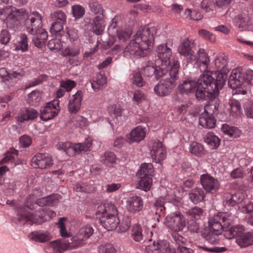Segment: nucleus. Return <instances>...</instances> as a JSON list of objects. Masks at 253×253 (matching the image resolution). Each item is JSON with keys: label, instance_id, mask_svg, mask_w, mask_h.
<instances>
[{"label": "nucleus", "instance_id": "a19ab883", "mask_svg": "<svg viewBox=\"0 0 253 253\" xmlns=\"http://www.w3.org/2000/svg\"><path fill=\"white\" fill-rule=\"evenodd\" d=\"M80 48L79 44L69 46L62 51V55L64 56H77L80 53Z\"/></svg>", "mask_w": 253, "mask_h": 253}, {"label": "nucleus", "instance_id": "5fc2aeb1", "mask_svg": "<svg viewBox=\"0 0 253 253\" xmlns=\"http://www.w3.org/2000/svg\"><path fill=\"white\" fill-rule=\"evenodd\" d=\"M202 209L197 207H194L191 210H189L187 212L189 217L192 220H197L199 219L202 215Z\"/></svg>", "mask_w": 253, "mask_h": 253}, {"label": "nucleus", "instance_id": "338daca9", "mask_svg": "<svg viewBox=\"0 0 253 253\" xmlns=\"http://www.w3.org/2000/svg\"><path fill=\"white\" fill-rule=\"evenodd\" d=\"M18 155V151L15 149H11L9 151L7 152L4 157L2 159L1 161L0 162V164H4L6 163L8 161L13 160L15 159V156H17Z\"/></svg>", "mask_w": 253, "mask_h": 253}, {"label": "nucleus", "instance_id": "6e6552de", "mask_svg": "<svg viewBox=\"0 0 253 253\" xmlns=\"http://www.w3.org/2000/svg\"><path fill=\"white\" fill-rule=\"evenodd\" d=\"M156 52L158 59L156 61L158 67L161 65L162 69H165L168 71L171 69L174 61L176 60L178 64V70L179 69L180 64L177 57H173L170 60L172 51L171 49L168 47L167 44H161L158 45L156 49Z\"/></svg>", "mask_w": 253, "mask_h": 253}, {"label": "nucleus", "instance_id": "f8f14e48", "mask_svg": "<svg viewBox=\"0 0 253 253\" xmlns=\"http://www.w3.org/2000/svg\"><path fill=\"white\" fill-rule=\"evenodd\" d=\"M94 229L89 225L82 226L77 234L71 239L75 248H78L84 246L86 241L93 233Z\"/></svg>", "mask_w": 253, "mask_h": 253}, {"label": "nucleus", "instance_id": "864d4df0", "mask_svg": "<svg viewBox=\"0 0 253 253\" xmlns=\"http://www.w3.org/2000/svg\"><path fill=\"white\" fill-rule=\"evenodd\" d=\"M52 21H57L61 23L66 22L67 16L65 13L62 10H57L51 14Z\"/></svg>", "mask_w": 253, "mask_h": 253}, {"label": "nucleus", "instance_id": "aec40b11", "mask_svg": "<svg viewBox=\"0 0 253 253\" xmlns=\"http://www.w3.org/2000/svg\"><path fill=\"white\" fill-rule=\"evenodd\" d=\"M57 101L50 102L41 110L40 118L43 121H48L54 118L58 113L59 106Z\"/></svg>", "mask_w": 253, "mask_h": 253}, {"label": "nucleus", "instance_id": "c9c22d12", "mask_svg": "<svg viewBox=\"0 0 253 253\" xmlns=\"http://www.w3.org/2000/svg\"><path fill=\"white\" fill-rule=\"evenodd\" d=\"M93 24L92 26L93 32L97 35L103 33L105 24L103 20V15H97L93 19Z\"/></svg>", "mask_w": 253, "mask_h": 253}, {"label": "nucleus", "instance_id": "9b49d317", "mask_svg": "<svg viewBox=\"0 0 253 253\" xmlns=\"http://www.w3.org/2000/svg\"><path fill=\"white\" fill-rule=\"evenodd\" d=\"M161 67V65L159 67L157 66L156 61L155 63L151 61H148L142 63L140 71L144 76L152 77L154 76L158 80L168 73V70L162 69Z\"/></svg>", "mask_w": 253, "mask_h": 253}, {"label": "nucleus", "instance_id": "680f3d73", "mask_svg": "<svg viewBox=\"0 0 253 253\" xmlns=\"http://www.w3.org/2000/svg\"><path fill=\"white\" fill-rule=\"evenodd\" d=\"M145 253H161L159 241L157 243L154 241L152 245L147 246L145 247Z\"/></svg>", "mask_w": 253, "mask_h": 253}, {"label": "nucleus", "instance_id": "49530a36", "mask_svg": "<svg viewBox=\"0 0 253 253\" xmlns=\"http://www.w3.org/2000/svg\"><path fill=\"white\" fill-rule=\"evenodd\" d=\"M29 47L28 38L26 35L22 34L16 45V50H21L24 52L28 50Z\"/></svg>", "mask_w": 253, "mask_h": 253}, {"label": "nucleus", "instance_id": "de8ad7c7", "mask_svg": "<svg viewBox=\"0 0 253 253\" xmlns=\"http://www.w3.org/2000/svg\"><path fill=\"white\" fill-rule=\"evenodd\" d=\"M142 228L139 224H136L131 227V236L136 242H140L143 239Z\"/></svg>", "mask_w": 253, "mask_h": 253}, {"label": "nucleus", "instance_id": "5701e85b", "mask_svg": "<svg viewBox=\"0 0 253 253\" xmlns=\"http://www.w3.org/2000/svg\"><path fill=\"white\" fill-rule=\"evenodd\" d=\"M83 92L78 90L70 99L68 104L69 111L72 114L77 113L80 110L83 100Z\"/></svg>", "mask_w": 253, "mask_h": 253}, {"label": "nucleus", "instance_id": "a878e982", "mask_svg": "<svg viewBox=\"0 0 253 253\" xmlns=\"http://www.w3.org/2000/svg\"><path fill=\"white\" fill-rule=\"evenodd\" d=\"M93 90L98 92L103 89L107 84V79L104 74L99 73L90 81Z\"/></svg>", "mask_w": 253, "mask_h": 253}, {"label": "nucleus", "instance_id": "3c124183", "mask_svg": "<svg viewBox=\"0 0 253 253\" xmlns=\"http://www.w3.org/2000/svg\"><path fill=\"white\" fill-rule=\"evenodd\" d=\"M161 253H176L175 250L166 240H159Z\"/></svg>", "mask_w": 253, "mask_h": 253}, {"label": "nucleus", "instance_id": "4c0bfd02", "mask_svg": "<svg viewBox=\"0 0 253 253\" xmlns=\"http://www.w3.org/2000/svg\"><path fill=\"white\" fill-rule=\"evenodd\" d=\"M221 130L224 134L233 138H237L241 134V131L237 127L230 126L226 124L222 126Z\"/></svg>", "mask_w": 253, "mask_h": 253}, {"label": "nucleus", "instance_id": "cd10ccee", "mask_svg": "<svg viewBox=\"0 0 253 253\" xmlns=\"http://www.w3.org/2000/svg\"><path fill=\"white\" fill-rule=\"evenodd\" d=\"M216 120L213 115L202 113L199 118V125L204 128H212L215 127Z\"/></svg>", "mask_w": 253, "mask_h": 253}, {"label": "nucleus", "instance_id": "412c9836", "mask_svg": "<svg viewBox=\"0 0 253 253\" xmlns=\"http://www.w3.org/2000/svg\"><path fill=\"white\" fill-rule=\"evenodd\" d=\"M229 70L217 71L216 74V80L211 76V81H210V86L214 88V92L218 93L219 89H221L224 85L226 79L227 74Z\"/></svg>", "mask_w": 253, "mask_h": 253}, {"label": "nucleus", "instance_id": "2f4dec72", "mask_svg": "<svg viewBox=\"0 0 253 253\" xmlns=\"http://www.w3.org/2000/svg\"><path fill=\"white\" fill-rule=\"evenodd\" d=\"M234 25L242 30H249L250 25L251 24L246 15H238L235 17L233 19Z\"/></svg>", "mask_w": 253, "mask_h": 253}, {"label": "nucleus", "instance_id": "0e129e2a", "mask_svg": "<svg viewBox=\"0 0 253 253\" xmlns=\"http://www.w3.org/2000/svg\"><path fill=\"white\" fill-rule=\"evenodd\" d=\"M99 253H116V250L112 245L107 244L98 247Z\"/></svg>", "mask_w": 253, "mask_h": 253}, {"label": "nucleus", "instance_id": "0eeeda50", "mask_svg": "<svg viewBox=\"0 0 253 253\" xmlns=\"http://www.w3.org/2000/svg\"><path fill=\"white\" fill-rule=\"evenodd\" d=\"M211 80V76L209 73H203L199 77L197 81L195 94L198 100H203L213 98L218 95L217 92H214V88L210 86L209 83Z\"/></svg>", "mask_w": 253, "mask_h": 253}, {"label": "nucleus", "instance_id": "bb28decb", "mask_svg": "<svg viewBox=\"0 0 253 253\" xmlns=\"http://www.w3.org/2000/svg\"><path fill=\"white\" fill-rule=\"evenodd\" d=\"M143 203L140 197L133 196L127 200V211L136 213L139 211L142 208Z\"/></svg>", "mask_w": 253, "mask_h": 253}, {"label": "nucleus", "instance_id": "4d7b16f0", "mask_svg": "<svg viewBox=\"0 0 253 253\" xmlns=\"http://www.w3.org/2000/svg\"><path fill=\"white\" fill-rule=\"evenodd\" d=\"M65 23H61L57 21H52L50 27V32L52 34L57 35L63 29V25Z\"/></svg>", "mask_w": 253, "mask_h": 253}, {"label": "nucleus", "instance_id": "6ab92c4d", "mask_svg": "<svg viewBox=\"0 0 253 253\" xmlns=\"http://www.w3.org/2000/svg\"><path fill=\"white\" fill-rule=\"evenodd\" d=\"M194 42L192 40L185 38L181 41L178 47V52L181 56L188 57V60L195 59L194 57V51L192 48L194 47Z\"/></svg>", "mask_w": 253, "mask_h": 253}, {"label": "nucleus", "instance_id": "f3484780", "mask_svg": "<svg viewBox=\"0 0 253 253\" xmlns=\"http://www.w3.org/2000/svg\"><path fill=\"white\" fill-rule=\"evenodd\" d=\"M200 182L203 188L208 192H216L220 187L219 181L209 174H203L200 176Z\"/></svg>", "mask_w": 253, "mask_h": 253}, {"label": "nucleus", "instance_id": "e2e57ef3", "mask_svg": "<svg viewBox=\"0 0 253 253\" xmlns=\"http://www.w3.org/2000/svg\"><path fill=\"white\" fill-rule=\"evenodd\" d=\"M218 110V106L215 104L209 103L204 107V111L202 113L208 114L209 115H213Z\"/></svg>", "mask_w": 253, "mask_h": 253}, {"label": "nucleus", "instance_id": "473e14b6", "mask_svg": "<svg viewBox=\"0 0 253 253\" xmlns=\"http://www.w3.org/2000/svg\"><path fill=\"white\" fill-rule=\"evenodd\" d=\"M146 134L145 128L138 126L129 133V140L131 142H140L142 140Z\"/></svg>", "mask_w": 253, "mask_h": 253}, {"label": "nucleus", "instance_id": "13d9d810", "mask_svg": "<svg viewBox=\"0 0 253 253\" xmlns=\"http://www.w3.org/2000/svg\"><path fill=\"white\" fill-rule=\"evenodd\" d=\"M131 80L132 84L138 87H142L144 85V82L139 72H134L133 73Z\"/></svg>", "mask_w": 253, "mask_h": 253}, {"label": "nucleus", "instance_id": "1a4fd4ad", "mask_svg": "<svg viewBox=\"0 0 253 253\" xmlns=\"http://www.w3.org/2000/svg\"><path fill=\"white\" fill-rule=\"evenodd\" d=\"M148 146L152 161L161 165L167 157V151L165 147L158 140H151L149 142Z\"/></svg>", "mask_w": 253, "mask_h": 253}, {"label": "nucleus", "instance_id": "b1692460", "mask_svg": "<svg viewBox=\"0 0 253 253\" xmlns=\"http://www.w3.org/2000/svg\"><path fill=\"white\" fill-rule=\"evenodd\" d=\"M50 246L53 249V253H63L69 249H76L73 242L57 240L50 243Z\"/></svg>", "mask_w": 253, "mask_h": 253}, {"label": "nucleus", "instance_id": "9d476101", "mask_svg": "<svg viewBox=\"0 0 253 253\" xmlns=\"http://www.w3.org/2000/svg\"><path fill=\"white\" fill-rule=\"evenodd\" d=\"M165 224L171 231L177 232L183 230L186 222L183 214L179 211H176L167 216Z\"/></svg>", "mask_w": 253, "mask_h": 253}, {"label": "nucleus", "instance_id": "72a5a7b5", "mask_svg": "<svg viewBox=\"0 0 253 253\" xmlns=\"http://www.w3.org/2000/svg\"><path fill=\"white\" fill-rule=\"evenodd\" d=\"M227 59V57L224 53H220L216 55L214 62L217 71L229 70Z\"/></svg>", "mask_w": 253, "mask_h": 253}, {"label": "nucleus", "instance_id": "423d86ee", "mask_svg": "<svg viewBox=\"0 0 253 253\" xmlns=\"http://www.w3.org/2000/svg\"><path fill=\"white\" fill-rule=\"evenodd\" d=\"M117 212L114 205H101L97 208L96 216L106 229L113 230L116 228L119 224V219L116 216Z\"/></svg>", "mask_w": 253, "mask_h": 253}, {"label": "nucleus", "instance_id": "a18cd8bd", "mask_svg": "<svg viewBox=\"0 0 253 253\" xmlns=\"http://www.w3.org/2000/svg\"><path fill=\"white\" fill-rule=\"evenodd\" d=\"M175 200L174 196L173 195H170L168 194L163 199V198H160L158 199L155 203V207L157 208V210H160L162 211L165 210V207L164 206V201L166 202L172 203Z\"/></svg>", "mask_w": 253, "mask_h": 253}, {"label": "nucleus", "instance_id": "7c9ffc66", "mask_svg": "<svg viewBox=\"0 0 253 253\" xmlns=\"http://www.w3.org/2000/svg\"><path fill=\"white\" fill-rule=\"evenodd\" d=\"M38 115L39 113L36 110L32 108H27L21 111L18 117V121L22 123L24 121L33 120L37 118Z\"/></svg>", "mask_w": 253, "mask_h": 253}, {"label": "nucleus", "instance_id": "f257e3e1", "mask_svg": "<svg viewBox=\"0 0 253 253\" xmlns=\"http://www.w3.org/2000/svg\"><path fill=\"white\" fill-rule=\"evenodd\" d=\"M42 18L37 11L29 13L25 8L13 10L9 6L0 11V19L6 20L7 28L15 31L24 24L27 32L33 36L32 41L38 47L45 44L48 37L47 32L42 28Z\"/></svg>", "mask_w": 253, "mask_h": 253}, {"label": "nucleus", "instance_id": "58836bf2", "mask_svg": "<svg viewBox=\"0 0 253 253\" xmlns=\"http://www.w3.org/2000/svg\"><path fill=\"white\" fill-rule=\"evenodd\" d=\"M237 243L241 247L253 244V233L248 232L236 239Z\"/></svg>", "mask_w": 253, "mask_h": 253}, {"label": "nucleus", "instance_id": "052dcab7", "mask_svg": "<svg viewBox=\"0 0 253 253\" xmlns=\"http://www.w3.org/2000/svg\"><path fill=\"white\" fill-rule=\"evenodd\" d=\"M185 14L187 17L194 20H199L202 18L201 13L195 10H191L190 9H187L185 11Z\"/></svg>", "mask_w": 253, "mask_h": 253}, {"label": "nucleus", "instance_id": "f704fd0d", "mask_svg": "<svg viewBox=\"0 0 253 253\" xmlns=\"http://www.w3.org/2000/svg\"><path fill=\"white\" fill-rule=\"evenodd\" d=\"M154 173V168L151 163H143L141 165L139 169L137 171V176L152 177Z\"/></svg>", "mask_w": 253, "mask_h": 253}, {"label": "nucleus", "instance_id": "8fccbe9b", "mask_svg": "<svg viewBox=\"0 0 253 253\" xmlns=\"http://www.w3.org/2000/svg\"><path fill=\"white\" fill-rule=\"evenodd\" d=\"M229 104L230 106V114L232 116H236L239 114L241 110V106L240 102L234 99L229 100Z\"/></svg>", "mask_w": 253, "mask_h": 253}, {"label": "nucleus", "instance_id": "7ed1b4c3", "mask_svg": "<svg viewBox=\"0 0 253 253\" xmlns=\"http://www.w3.org/2000/svg\"><path fill=\"white\" fill-rule=\"evenodd\" d=\"M154 28L144 26L137 30L127 45V52L134 58L146 56L154 43Z\"/></svg>", "mask_w": 253, "mask_h": 253}, {"label": "nucleus", "instance_id": "603ef678", "mask_svg": "<svg viewBox=\"0 0 253 253\" xmlns=\"http://www.w3.org/2000/svg\"><path fill=\"white\" fill-rule=\"evenodd\" d=\"M116 158L114 153L107 152L105 153L103 157L102 158L101 161L107 166L111 167L115 163Z\"/></svg>", "mask_w": 253, "mask_h": 253}, {"label": "nucleus", "instance_id": "c756f323", "mask_svg": "<svg viewBox=\"0 0 253 253\" xmlns=\"http://www.w3.org/2000/svg\"><path fill=\"white\" fill-rule=\"evenodd\" d=\"M117 22L115 19H112L111 23L108 27V32L110 35L112 36L115 33L117 34V37L120 42H125L126 40V29H117Z\"/></svg>", "mask_w": 253, "mask_h": 253}, {"label": "nucleus", "instance_id": "774afa93", "mask_svg": "<svg viewBox=\"0 0 253 253\" xmlns=\"http://www.w3.org/2000/svg\"><path fill=\"white\" fill-rule=\"evenodd\" d=\"M133 99L139 103L146 99V95L142 91L136 90L134 92Z\"/></svg>", "mask_w": 253, "mask_h": 253}, {"label": "nucleus", "instance_id": "20e7f679", "mask_svg": "<svg viewBox=\"0 0 253 253\" xmlns=\"http://www.w3.org/2000/svg\"><path fill=\"white\" fill-rule=\"evenodd\" d=\"M234 220V217L231 213L219 212L209 218V226L210 231L206 236V240L211 244L219 243V235L222 229L226 228Z\"/></svg>", "mask_w": 253, "mask_h": 253}, {"label": "nucleus", "instance_id": "6e6d98bb", "mask_svg": "<svg viewBox=\"0 0 253 253\" xmlns=\"http://www.w3.org/2000/svg\"><path fill=\"white\" fill-rule=\"evenodd\" d=\"M72 12L74 17L76 19H79L84 14L85 9L82 6L76 4L72 6Z\"/></svg>", "mask_w": 253, "mask_h": 253}, {"label": "nucleus", "instance_id": "bf43d9fd", "mask_svg": "<svg viewBox=\"0 0 253 253\" xmlns=\"http://www.w3.org/2000/svg\"><path fill=\"white\" fill-rule=\"evenodd\" d=\"M107 110L110 116L114 115L115 117L121 116L122 112V110L120 106H117L114 104L108 106Z\"/></svg>", "mask_w": 253, "mask_h": 253}, {"label": "nucleus", "instance_id": "c03bdc74", "mask_svg": "<svg viewBox=\"0 0 253 253\" xmlns=\"http://www.w3.org/2000/svg\"><path fill=\"white\" fill-rule=\"evenodd\" d=\"M189 150L191 153L197 156H202L205 154L203 145L196 142H193L190 144Z\"/></svg>", "mask_w": 253, "mask_h": 253}, {"label": "nucleus", "instance_id": "a211bd4d", "mask_svg": "<svg viewBox=\"0 0 253 253\" xmlns=\"http://www.w3.org/2000/svg\"><path fill=\"white\" fill-rule=\"evenodd\" d=\"M247 196L244 187H240L233 194H228L225 197L224 203L228 206L233 207L242 202Z\"/></svg>", "mask_w": 253, "mask_h": 253}, {"label": "nucleus", "instance_id": "ddd939ff", "mask_svg": "<svg viewBox=\"0 0 253 253\" xmlns=\"http://www.w3.org/2000/svg\"><path fill=\"white\" fill-rule=\"evenodd\" d=\"M91 146V139L87 138L84 143L73 144L69 142H65L62 144V149L67 155L71 156L76 153L86 152L89 150Z\"/></svg>", "mask_w": 253, "mask_h": 253}, {"label": "nucleus", "instance_id": "37998d69", "mask_svg": "<svg viewBox=\"0 0 253 253\" xmlns=\"http://www.w3.org/2000/svg\"><path fill=\"white\" fill-rule=\"evenodd\" d=\"M42 98L41 93L39 91H33L29 93L27 98V102L32 106L38 105Z\"/></svg>", "mask_w": 253, "mask_h": 253}, {"label": "nucleus", "instance_id": "09e8293b", "mask_svg": "<svg viewBox=\"0 0 253 253\" xmlns=\"http://www.w3.org/2000/svg\"><path fill=\"white\" fill-rule=\"evenodd\" d=\"M88 5L91 11L95 14L99 15H103V8L100 3L97 0H90L89 2Z\"/></svg>", "mask_w": 253, "mask_h": 253}, {"label": "nucleus", "instance_id": "79ce46f5", "mask_svg": "<svg viewBox=\"0 0 253 253\" xmlns=\"http://www.w3.org/2000/svg\"><path fill=\"white\" fill-rule=\"evenodd\" d=\"M140 179L139 181L137 187L144 191H148L152 185V179L151 177L138 176Z\"/></svg>", "mask_w": 253, "mask_h": 253}, {"label": "nucleus", "instance_id": "4be33fe9", "mask_svg": "<svg viewBox=\"0 0 253 253\" xmlns=\"http://www.w3.org/2000/svg\"><path fill=\"white\" fill-rule=\"evenodd\" d=\"M232 215L234 217V220L227 227L222 229L225 231L224 236L227 239H232L234 237L239 238L242 235L244 231V228L242 225H238L230 227V226L237 220V217L234 215Z\"/></svg>", "mask_w": 253, "mask_h": 253}, {"label": "nucleus", "instance_id": "4468645a", "mask_svg": "<svg viewBox=\"0 0 253 253\" xmlns=\"http://www.w3.org/2000/svg\"><path fill=\"white\" fill-rule=\"evenodd\" d=\"M31 163L34 168L45 169L52 166L53 160L47 153H38L32 158Z\"/></svg>", "mask_w": 253, "mask_h": 253}, {"label": "nucleus", "instance_id": "69168bd1", "mask_svg": "<svg viewBox=\"0 0 253 253\" xmlns=\"http://www.w3.org/2000/svg\"><path fill=\"white\" fill-rule=\"evenodd\" d=\"M10 37L8 30H2L0 33V43L2 44H7L10 41Z\"/></svg>", "mask_w": 253, "mask_h": 253}, {"label": "nucleus", "instance_id": "393cba45", "mask_svg": "<svg viewBox=\"0 0 253 253\" xmlns=\"http://www.w3.org/2000/svg\"><path fill=\"white\" fill-rule=\"evenodd\" d=\"M197 81L186 80L181 82L178 85V90L181 94H188L195 91Z\"/></svg>", "mask_w": 253, "mask_h": 253}, {"label": "nucleus", "instance_id": "f03ea898", "mask_svg": "<svg viewBox=\"0 0 253 253\" xmlns=\"http://www.w3.org/2000/svg\"><path fill=\"white\" fill-rule=\"evenodd\" d=\"M58 202V196L55 194L40 198L36 202L34 196L30 195L27 198L25 206L18 210L19 221L28 223L30 225L33 223L40 224L44 221L46 215L49 218L56 215L55 212L42 207L53 206Z\"/></svg>", "mask_w": 253, "mask_h": 253}, {"label": "nucleus", "instance_id": "39448f33", "mask_svg": "<svg viewBox=\"0 0 253 253\" xmlns=\"http://www.w3.org/2000/svg\"><path fill=\"white\" fill-rule=\"evenodd\" d=\"M178 64L176 60L173 62L171 69L163 76L164 79L160 80L154 86L155 93L161 97L168 95L174 88L176 81L178 78Z\"/></svg>", "mask_w": 253, "mask_h": 253}, {"label": "nucleus", "instance_id": "e433bc0d", "mask_svg": "<svg viewBox=\"0 0 253 253\" xmlns=\"http://www.w3.org/2000/svg\"><path fill=\"white\" fill-rule=\"evenodd\" d=\"M191 201L197 204L203 200L205 193L202 188H197L192 189L189 194Z\"/></svg>", "mask_w": 253, "mask_h": 253}, {"label": "nucleus", "instance_id": "ea45409f", "mask_svg": "<svg viewBox=\"0 0 253 253\" xmlns=\"http://www.w3.org/2000/svg\"><path fill=\"white\" fill-rule=\"evenodd\" d=\"M205 141L211 149L217 148L220 142L218 137L212 132H209L206 134L205 137Z\"/></svg>", "mask_w": 253, "mask_h": 253}, {"label": "nucleus", "instance_id": "2eb2a0df", "mask_svg": "<svg viewBox=\"0 0 253 253\" xmlns=\"http://www.w3.org/2000/svg\"><path fill=\"white\" fill-rule=\"evenodd\" d=\"M245 73L243 72L241 67H237L232 70L228 80V85L232 89L240 87L245 84Z\"/></svg>", "mask_w": 253, "mask_h": 253}, {"label": "nucleus", "instance_id": "c85d7f7f", "mask_svg": "<svg viewBox=\"0 0 253 253\" xmlns=\"http://www.w3.org/2000/svg\"><path fill=\"white\" fill-rule=\"evenodd\" d=\"M31 240L39 243H44L49 241L51 236L48 232L42 230L32 232L29 235Z\"/></svg>", "mask_w": 253, "mask_h": 253}, {"label": "nucleus", "instance_id": "dca6fc26", "mask_svg": "<svg viewBox=\"0 0 253 253\" xmlns=\"http://www.w3.org/2000/svg\"><path fill=\"white\" fill-rule=\"evenodd\" d=\"M194 59H190L191 62H195L201 72L208 73L209 66L210 63V57L203 48H200L197 52V55L194 54Z\"/></svg>", "mask_w": 253, "mask_h": 253}]
</instances>
